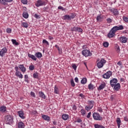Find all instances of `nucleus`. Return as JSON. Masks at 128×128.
<instances>
[{"label":"nucleus","instance_id":"1","mask_svg":"<svg viewBox=\"0 0 128 128\" xmlns=\"http://www.w3.org/2000/svg\"><path fill=\"white\" fill-rule=\"evenodd\" d=\"M92 116L94 120H102V118L98 113L94 112L92 114Z\"/></svg>","mask_w":128,"mask_h":128},{"label":"nucleus","instance_id":"2","mask_svg":"<svg viewBox=\"0 0 128 128\" xmlns=\"http://www.w3.org/2000/svg\"><path fill=\"white\" fill-rule=\"evenodd\" d=\"M6 122L8 124H12L14 122V118H12V116H10V115L6 116Z\"/></svg>","mask_w":128,"mask_h":128},{"label":"nucleus","instance_id":"3","mask_svg":"<svg viewBox=\"0 0 128 128\" xmlns=\"http://www.w3.org/2000/svg\"><path fill=\"white\" fill-rule=\"evenodd\" d=\"M82 54L84 56H90L92 54V52H90V51L88 50H84L82 51Z\"/></svg>","mask_w":128,"mask_h":128},{"label":"nucleus","instance_id":"4","mask_svg":"<svg viewBox=\"0 0 128 128\" xmlns=\"http://www.w3.org/2000/svg\"><path fill=\"white\" fill-rule=\"evenodd\" d=\"M116 32L114 28H112L109 33L108 34V36L110 38H114L116 36Z\"/></svg>","mask_w":128,"mask_h":128},{"label":"nucleus","instance_id":"5","mask_svg":"<svg viewBox=\"0 0 128 128\" xmlns=\"http://www.w3.org/2000/svg\"><path fill=\"white\" fill-rule=\"evenodd\" d=\"M106 64V60L104 59H101L100 60L97 64L98 68H102L104 66V64Z\"/></svg>","mask_w":128,"mask_h":128},{"label":"nucleus","instance_id":"6","mask_svg":"<svg viewBox=\"0 0 128 128\" xmlns=\"http://www.w3.org/2000/svg\"><path fill=\"white\" fill-rule=\"evenodd\" d=\"M36 6L38 8V6H46V3L42 0H38L35 4Z\"/></svg>","mask_w":128,"mask_h":128},{"label":"nucleus","instance_id":"7","mask_svg":"<svg viewBox=\"0 0 128 128\" xmlns=\"http://www.w3.org/2000/svg\"><path fill=\"white\" fill-rule=\"evenodd\" d=\"M112 72L108 71L102 76V78H110V76H112Z\"/></svg>","mask_w":128,"mask_h":128},{"label":"nucleus","instance_id":"8","mask_svg":"<svg viewBox=\"0 0 128 128\" xmlns=\"http://www.w3.org/2000/svg\"><path fill=\"white\" fill-rule=\"evenodd\" d=\"M118 83V80L116 78H114L110 80V84L112 88H114L116 84Z\"/></svg>","mask_w":128,"mask_h":128},{"label":"nucleus","instance_id":"9","mask_svg":"<svg viewBox=\"0 0 128 128\" xmlns=\"http://www.w3.org/2000/svg\"><path fill=\"white\" fill-rule=\"evenodd\" d=\"M112 28L113 30L116 32L117 30H124V26L122 25H120L118 26H114Z\"/></svg>","mask_w":128,"mask_h":128},{"label":"nucleus","instance_id":"10","mask_svg":"<svg viewBox=\"0 0 128 128\" xmlns=\"http://www.w3.org/2000/svg\"><path fill=\"white\" fill-rule=\"evenodd\" d=\"M8 52V49L6 48H4L0 51V56H4V54Z\"/></svg>","mask_w":128,"mask_h":128},{"label":"nucleus","instance_id":"11","mask_svg":"<svg viewBox=\"0 0 128 128\" xmlns=\"http://www.w3.org/2000/svg\"><path fill=\"white\" fill-rule=\"evenodd\" d=\"M12 0H0V4L4 6H8L7 2H12Z\"/></svg>","mask_w":128,"mask_h":128},{"label":"nucleus","instance_id":"12","mask_svg":"<svg viewBox=\"0 0 128 128\" xmlns=\"http://www.w3.org/2000/svg\"><path fill=\"white\" fill-rule=\"evenodd\" d=\"M113 87H114V90H115L118 91L120 88V83H117Z\"/></svg>","mask_w":128,"mask_h":128},{"label":"nucleus","instance_id":"13","mask_svg":"<svg viewBox=\"0 0 128 128\" xmlns=\"http://www.w3.org/2000/svg\"><path fill=\"white\" fill-rule=\"evenodd\" d=\"M18 68H20L21 72H26V69L24 68V64H20L18 66Z\"/></svg>","mask_w":128,"mask_h":128},{"label":"nucleus","instance_id":"14","mask_svg":"<svg viewBox=\"0 0 128 128\" xmlns=\"http://www.w3.org/2000/svg\"><path fill=\"white\" fill-rule=\"evenodd\" d=\"M120 40L121 42H122L124 44H126V42L128 40V38L126 37H124V36L120 37Z\"/></svg>","mask_w":128,"mask_h":128},{"label":"nucleus","instance_id":"15","mask_svg":"<svg viewBox=\"0 0 128 128\" xmlns=\"http://www.w3.org/2000/svg\"><path fill=\"white\" fill-rule=\"evenodd\" d=\"M18 116L21 118H22V120L26 118L24 116V112L22 110H20L18 112Z\"/></svg>","mask_w":128,"mask_h":128},{"label":"nucleus","instance_id":"16","mask_svg":"<svg viewBox=\"0 0 128 128\" xmlns=\"http://www.w3.org/2000/svg\"><path fill=\"white\" fill-rule=\"evenodd\" d=\"M106 88V83L104 82L102 83L99 87L98 88V90H103V88Z\"/></svg>","mask_w":128,"mask_h":128},{"label":"nucleus","instance_id":"17","mask_svg":"<svg viewBox=\"0 0 128 128\" xmlns=\"http://www.w3.org/2000/svg\"><path fill=\"white\" fill-rule=\"evenodd\" d=\"M42 118L44 120H47V122H50V118L46 115H44L42 116Z\"/></svg>","mask_w":128,"mask_h":128},{"label":"nucleus","instance_id":"18","mask_svg":"<svg viewBox=\"0 0 128 128\" xmlns=\"http://www.w3.org/2000/svg\"><path fill=\"white\" fill-rule=\"evenodd\" d=\"M6 111V106H0V112H4Z\"/></svg>","mask_w":128,"mask_h":128},{"label":"nucleus","instance_id":"19","mask_svg":"<svg viewBox=\"0 0 128 128\" xmlns=\"http://www.w3.org/2000/svg\"><path fill=\"white\" fill-rule=\"evenodd\" d=\"M16 76H18L19 78H24V76H22V74L20 72H16Z\"/></svg>","mask_w":128,"mask_h":128},{"label":"nucleus","instance_id":"20","mask_svg":"<svg viewBox=\"0 0 128 128\" xmlns=\"http://www.w3.org/2000/svg\"><path fill=\"white\" fill-rule=\"evenodd\" d=\"M39 96L42 98H44V100H46V95L44 94V92H39Z\"/></svg>","mask_w":128,"mask_h":128},{"label":"nucleus","instance_id":"21","mask_svg":"<svg viewBox=\"0 0 128 128\" xmlns=\"http://www.w3.org/2000/svg\"><path fill=\"white\" fill-rule=\"evenodd\" d=\"M28 58H32V60H36V56L32 54H30V53H28Z\"/></svg>","mask_w":128,"mask_h":128},{"label":"nucleus","instance_id":"22","mask_svg":"<svg viewBox=\"0 0 128 128\" xmlns=\"http://www.w3.org/2000/svg\"><path fill=\"white\" fill-rule=\"evenodd\" d=\"M116 124H118V128H120V124L122 123V121L120 120V118H117L116 120Z\"/></svg>","mask_w":128,"mask_h":128},{"label":"nucleus","instance_id":"23","mask_svg":"<svg viewBox=\"0 0 128 128\" xmlns=\"http://www.w3.org/2000/svg\"><path fill=\"white\" fill-rule=\"evenodd\" d=\"M35 56L38 58H42V54L40 52H38L35 54Z\"/></svg>","mask_w":128,"mask_h":128},{"label":"nucleus","instance_id":"24","mask_svg":"<svg viewBox=\"0 0 128 128\" xmlns=\"http://www.w3.org/2000/svg\"><path fill=\"white\" fill-rule=\"evenodd\" d=\"M88 106H91V108H94V102L93 100H90V101H88Z\"/></svg>","mask_w":128,"mask_h":128},{"label":"nucleus","instance_id":"25","mask_svg":"<svg viewBox=\"0 0 128 128\" xmlns=\"http://www.w3.org/2000/svg\"><path fill=\"white\" fill-rule=\"evenodd\" d=\"M18 128H24V124L22 122H19L18 124Z\"/></svg>","mask_w":128,"mask_h":128},{"label":"nucleus","instance_id":"26","mask_svg":"<svg viewBox=\"0 0 128 128\" xmlns=\"http://www.w3.org/2000/svg\"><path fill=\"white\" fill-rule=\"evenodd\" d=\"M72 18V17L68 15H65L64 16V20H70Z\"/></svg>","mask_w":128,"mask_h":128},{"label":"nucleus","instance_id":"27","mask_svg":"<svg viewBox=\"0 0 128 128\" xmlns=\"http://www.w3.org/2000/svg\"><path fill=\"white\" fill-rule=\"evenodd\" d=\"M62 118L64 120H68V115L66 114H64L62 116Z\"/></svg>","mask_w":128,"mask_h":128},{"label":"nucleus","instance_id":"28","mask_svg":"<svg viewBox=\"0 0 128 128\" xmlns=\"http://www.w3.org/2000/svg\"><path fill=\"white\" fill-rule=\"evenodd\" d=\"M12 43L14 44V46H18L20 44L18 42H16V40L14 39H12Z\"/></svg>","mask_w":128,"mask_h":128},{"label":"nucleus","instance_id":"29","mask_svg":"<svg viewBox=\"0 0 128 128\" xmlns=\"http://www.w3.org/2000/svg\"><path fill=\"white\" fill-rule=\"evenodd\" d=\"M22 26L23 28H28V24L26 22H22Z\"/></svg>","mask_w":128,"mask_h":128},{"label":"nucleus","instance_id":"30","mask_svg":"<svg viewBox=\"0 0 128 128\" xmlns=\"http://www.w3.org/2000/svg\"><path fill=\"white\" fill-rule=\"evenodd\" d=\"M87 80L86 78H83L81 80V84H86Z\"/></svg>","mask_w":128,"mask_h":128},{"label":"nucleus","instance_id":"31","mask_svg":"<svg viewBox=\"0 0 128 128\" xmlns=\"http://www.w3.org/2000/svg\"><path fill=\"white\" fill-rule=\"evenodd\" d=\"M92 108L90 106V105H88L85 107V109L86 110H87V112H88V110H90Z\"/></svg>","mask_w":128,"mask_h":128},{"label":"nucleus","instance_id":"32","mask_svg":"<svg viewBox=\"0 0 128 128\" xmlns=\"http://www.w3.org/2000/svg\"><path fill=\"white\" fill-rule=\"evenodd\" d=\"M110 45V44H108V42H105L103 43V46L104 48H108V46Z\"/></svg>","mask_w":128,"mask_h":128},{"label":"nucleus","instance_id":"33","mask_svg":"<svg viewBox=\"0 0 128 128\" xmlns=\"http://www.w3.org/2000/svg\"><path fill=\"white\" fill-rule=\"evenodd\" d=\"M88 88L89 90H94V84H90L88 86Z\"/></svg>","mask_w":128,"mask_h":128},{"label":"nucleus","instance_id":"34","mask_svg":"<svg viewBox=\"0 0 128 128\" xmlns=\"http://www.w3.org/2000/svg\"><path fill=\"white\" fill-rule=\"evenodd\" d=\"M33 78H38V73L35 72L33 74Z\"/></svg>","mask_w":128,"mask_h":128},{"label":"nucleus","instance_id":"35","mask_svg":"<svg viewBox=\"0 0 128 128\" xmlns=\"http://www.w3.org/2000/svg\"><path fill=\"white\" fill-rule=\"evenodd\" d=\"M96 20H98V22H102V18L100 17V16H98Z\"/></svg>","mask_w":128,"mask_h":128},{"label":"nucleus","instance_id":"36","mask_svg":"<svg viewBox=\"0 0 128 128\" xmlns=\"http://www.w3.org/2000/svg\"><path fill=\"white\" fill-rule=\"evenodd\" d=\"M116 52H118V54H120V46H118V45H116Z\"/></svg>","mask_w":128,"mask_h":128},{"label":"nucleus","instance_id":"37","mask_svg":"<svg viewBox=\"0 0 128 128\" xmlns=\"http://www.w3.org/2000/svg\"><path fill=\"white\" fill-rule=\"evenodd\" d=\"M70 84H71V86H76V84H74V79H72L70 80Z\"/></svg>","mask_w":128,"mask_h":128},{"label":"nucleus","instance_id":"38","mask_svg":"<svg viewBox=\"0 0 128 128\" xmlns=\"http://www.w3.org/2000/svg\"><path fill=\"white\" fill-rule=\"evenodd\" d=\"M106 22H107L108 24H110V23L112 22V18H108L106 19Z\"/></svg>","mask_w":128,"mask_h":128},{"label":"nucleus","instance_id":"39","mask_svg":"<svg viewBox=\"0 0 128 128\" xmlns=\"http://www.w3.org/2000/svg\"><path fill=\"white\" fill-rule=\"evenodd\" d=\"M80 112H81V114H82V116H84V114H86V110H82V109L81 110Z\"/></svg>","mask_w":128,"mask_h":128},{"label":"nucleus","instance_id":"40","mask_svg":"<svg viewBox=\"0 0 128 128\" xmlns=\"http://www.w3.org/2000/svg\"><path fill=\"white\" fill-rule=\"evenodd\" d=\"M54 92L55 94H58V87H56V86H54Z\"/></svg>","mask_w":128,"mask_h":128},{"label":"nucleus","instance_id":"41","mask_svg":"<svg viewBox=\"0 0 128 128\" xmlns=\"http://www.w3.org/2000/svg\"><path fill=\"white\" fill-rule=\"evenodd\" d=\"M23 16L24 18H28V14L27 12L23 14Z\"/></svg>","mask_w":128,"mask_h":128},{"label":"nucleus","instance_id":"42","mask_svg":"<svg viewBox=\"0 0 128 128\" xmlns=\"http://www.w3.org/2000/svg\"><path fill=\"white\" fill-rule=\"evenodd\" d=\"M29 70H34V66L31 65L29 66Z\"/></svg>","mask_w":128,"mask_h":128},{"label":"nucleus","instance_id":"43","mask_svg":"<svg viewBox=\"0 0 128 128\" xmlns=\"http://www.w3.org/2000/svg\"><path fill=\"white\" fill-rule=\"evenodd\" d=\"M42 44H47L48 46H50V44L48 43V42L46 41V40H42Z\"/></svg>","mask_w":128,"mask_h":128},{"label":"nucleus","instance_id":"44","mask_svg":"<svg viewBox=\"0 0 128 128\" xmlns=\"http://www.w3.org/2000/svg\"><path fill=\"white\" fill-rule=\"evenodd\" d=\"M122 18H123L124 22H128V17L124 16L122 17Z\"/></svg>","mask_w":128,"mask_h":128},{"label":"nucleus","instance_id":"45","mask_svg":"<svg viewBox=\"0 0 128 128\" xmlns=\"http://www.w3.org/2000/svg\"><path fill=\"white\" fill-rule=\"evenodd\" d=\"M77 29H78V27H76V26H74V28H71V30H72V32H76Z\"/></svg>","mask_w":128,"mask_h":128},{"label":"nucleus","instance_id":"46","mask_svg":"<svg viewBox=\"0 0 128 128\" xmlns=\"http://www.w3.org/2000/svg\"><path fill=\"white\" fill-rule=\"evenodd\" d=\"M21 2L23 4H28V0H21Z\"/></svg>","mask_w":128,"mask_h":128},{"label":"nucleus","instance_id":"47","mask_svg":"<svg viewBox=\"0 0 128 128\" xmlns=\"http://www.w3.org/2000/svg\"><path fill=\"white\" fill-rule=\"evenodd\" d=\"M6 32H8V34H10L12 32V28H8L6 30Z\"/></svg>","mask_w":128,"mask_h":128},{"label":"nucleus","instance_id":"48","mask_svg":"<svg viewBox=\"0 0 128 128\" xmlns=\"http://www.w3.org/2000/svg\"><path fill=\"white\" fill-rule=\"evenodd\" d=\"M76 32H82V28L77 27Z\"/></svg>","mask_w":128,"mask_h":128},{"label":"nucleus","instance_id":"49","mask_svg":"<svg viewBox=\"0 0 128 128\" xmlns=\"http://www.w3.org/2000/svg\"><path fill=\"white\" fill-rule=\"evenodd\" d=\"M58 51L59 54H62V48H58Z\"/></svg>","mask_w":128,"mask_h":128},{"label":"nucleus","instance_id":"50","mask_svg":"<svg viewBox=\"0 0 128 128\" xmlns=\"http://www.w3.org/2000/svg\"><path fill=\"white\" fill-rule=\"evenodd\" d=\"M30 94L31 96H32L33 98H36V94L34 92H31Z\"/></svg>","mask_w":128,"mask_h":128},{"label":"nucleus","instance_id":"51","mask_svg":"<svg viewBox=\"0 0 128 128\" xmlns=\"http://www.w3.org/2000/svg\"><path fill=\"white\" fill-rule=\"evenodd\" d=\"M98 112H102V108L100 107H98Z\"/></svg>","mask_w":128,"mask_h":128},{"label":"nucleus","instance_id":"52","mask_svg":"<svg viewBox=\"0 0 128 128\" xmlns=\"http://www.w3.org/2000/svg\"><path fill=\"white\" fill-rule=\"evenodd\" d=\"M72 68L74 70H76V64H72Z\"/></svg>","mask_w":128,"mask_h":128},{"label":"nucleus","instance_id":"53","mask_svg":"<svg viewBox=\"0 0 128 128\" xmlns=\"http://www.w3.org/2000/svg\"><path fill=\"white\" fill-rule=\"evenodd\" d=\"M90 114H92V112H90L86 116L87 118H90Z\"/></svg>","mask_w":128,"mask_h":128},{"label":"nucleus","instance_id":"54","mask_svg":"<svg viewBox=\"0 0 128 128\" xmlns=\"http://www.w3.org/2000/svg\"><path fill=\"white\" fill-rule=\"evenodd\" d=\"M14 68H15V70H16V72H20V71H18V66H15Z\"/></svg>","mask_w":128,"mask_h":128},{"label":"nucleus","instance_id":"55","mask_svg":"<svg viewBox=\"0 0 128 128\" xmlns=\"http://www.w3.org/2000/svg\"><path fill=\"white\" fill-rule=\"evenodd\" d=\"M34 18H40V16L38 15V14H35L34 15Z\"/></svg>","mask_w":128,"mask_h":128},{"label":"nucleus","instance_id":"56","mask_svg":"<svg viewBox=\"0 0 128 128\" xmlns=\"http://www.w3.org/2000/svg\"><path fill=\"white\" fill-rule=\"evenodd\" d=\"M74 81L76 82H78V78H75Z\"/></svg>","mask_w":128,"mask_h":128},{"label":"nucleus","instance_id":"57","mask_svg":"<svg viewBox=\"0 0 128 128\" xmlns=\"http://www.w3.org/2000/svg\"><path fill=\"white\" fill-rule=\"evenodd\" d=\"M72 110H76V105L73 106Z\"/></svg>","mask_w":128,"mask_h":128},{"label":"nucleus","instance_id":"58","mask_svg":"<svg viewBox=\"0 0 128 128\" xmlns=\"http://www.w3.org/2000/svg\"><path fill=\"white\" fill-rule=\"evenodd\" d=\"M58 10H64V7L62 6H60L58 7Z\"/></svg>","mask_w":128,"mask_h":128},{"label":"nucleus","instance_id":"59","mask_svg":"<svg viewBox=\"0 0 128 128\" xmlns=\"http://www.w3.org/2000/svg\"><path fill=\"white\" fill-rule=\"evenodd\" d=\"M117 64H118V66H122V62L119 61V62L117 63Z\"/></svg>","mask_w":128,"mask_h":128},{"label":"nucleus","instance_id":"60","mask_svg":"<svg viewBox=\"0 0 128 128\" xmlns=\"http://www.w3.org/2000/svg\"><path fill=\"white\" fill-rule=\"evenodd\" d=\"M79 96H80L81 98H84V96L82 94H79Z\"/></svg>","mask_w":128,"mask_h":128},{"label":"nucleus","instance_id":"61","mask_svg":"<svg viewBox=\"0 0 128 128\" xmlns=\"http://www.w3.org/2000/svg\"><path fill=\"white\" fill-rule=\"evenodd\" d=\"M76 122H82V120H80V119H78Z\"/></svg>","mask_w":128,"mask_h":128},{"label":"nucleus","instance_id":"62","mask_svg":"<svg viewBox=\"0 0 128 128\" xmlns=\"http://www.w3.org/2000/svg\"><path fill=\"white\" fill-rule=\"evenodd\" d=\"M24 78L25 80H28V76L26 74L24 76Z\"/></svg>","mask_w":128,"mask_h":128},{"label":"nucleus","instance_id":"63","mask_svg":"<svg viewBox=\"0 0 128 128\" xmlns=\"http://www.w3.org/2000/svg\"><path fill=\"white\" fill-rule=\"evenodd\" d=\"M124 120H125V122H128V118L127 117H124Z\"/></svg>","mask_w":128,"mask_h":128},{"label":"nucleus","instance_id":"64","mask_svg":"<svg viewBox=\"0 0 128 128\" xmlns=\"http://www.w3.org/2000/svg\"><path fill=\"white\" fill-rule=\"evenodd\" d=\"M25 82H28V80L25 79Z\"/></svg>","mask_w":128,"mask_h":128}]
</instances>
